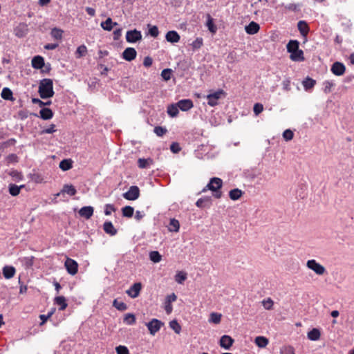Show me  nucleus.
<instances>
[{"label": "nucleus", "instance_id": "f257e3e1", "mask_svg": "<svg viewBox=\"0 0 354 354\" xmlns=\"http://www.w3.org/2000/svg\"><path fill=\"white\" fill-rule=\"evenodd\" d=\"M286 48L292 61L304 62L305 60L304 51L299 49V42L297 40H290L286 45Z\"/></svg>", "mask_w": 354, "mask_h": 354}, {"label": "nucleus", "instance_id": "f03ea898", "mask_svg": "<svg viewBox=\"0 0 354 354\" xmlns=\"http://www.w3.org/2000/svg\"><path fill=\"white\" fill-rule=\"evenodd\" d=\"M38 93L42 99L52 97L55 94L53 80L49 78L41 80L39 84Z\"/></svg>", "mask_w": 354, "mask_h": 354}, {"label": "nucleus", "instance_id": "7ed1b4c3", "mask_svg": "<svg viewBox=\"0 0 354 354\" xmlns=\"http://www.w3.org/2000/svg\"><path fill=\"white\" fill-rule=\"evenodd\" d=\"M223 185V180L220 178L213 177L210 179L208 184L203 189L202 192L207 190H211L212 195L216 198H221L223 193L221 190Z\"/></svg>", "mask_w": 354, "mask_h": 354}, {"label": "nucleus", "instance_id": "20e7f679", "mask_svg": "<svg viewBox=\"0 0 354 354\" xmlns=\"http://www.w3.org/2000/svg\"><path fill=\"white\" fill-rule=\"evenodd\" d=\"M225 95L226 93L223 89H218L213 93L208 94L207 95V104L210 106H215L218 104V100L222 97H225Z\"/></svg>", "mask_w": 354, "mask_h": 354}, {"label": "nucleus", "instance_id": "39448f33", "mask_svg": "<svg viewBox=\"0 0 354 354\" xmlns=\"http://www.w3.org/2000/svg\"><path fill=\"white\" fill-rule=\"evenodd\" d=\"M164 325V323L156 318L152 319L149 322L146 324V326L149 330L151 335H154L160 328Z\"/></svg>", "mask_w": 354, "mask_h": 354}, {"label": "nucleus", "instance_id": "423d86ee", "mask_svg": "<svg viewBox=\"0 0 354 354\" xmlns=\"http://www.w3.org/2000/svg\"><path fill=\"white\" fill-rule=\"evenodd\" d=\"M306 265L309 269L313 270L317 274L322 275L326 272V268L315 259L308 260Z\"/></svg>", "mask_w": 354, "mask_h": 354}, {"label": "nucleus", "instance_id": "0eeeda50", "mask_svg": "<svg viewBox=\"0 0 354 354\" xmlns=\"http://www.w3.org/2000/svg\"><path fill=\"white\" fill-rule=\"evenodd\" d=\"M140 196V189L138 186H131L129 190L123 194V197L129 201H135Z\"/></svg>", "mask_w": 354, "mask_h": 354}, {"label": "nucleus", "instance_id": "6e6552de", "mask_svg": "<svg viewBox=\"0 0 354 354\" xmlns=\"http://www.w3.org/2000/svg\"><path fill=\"white\" fill-rule=\"evenodd\" d=\"M142 39V34L136 29L128 30L126 33V40L128 43H136Z\"/></svg>", "mask_w": 354, "mask_h": 354}, {"label": "nucleus", "instance_id": "1a4fd4ad", "mask_svg": "<svg viewBox=\"0 0 354 354\" xmlns=\"http://www.w3.org/2000/svg\"><path fill=\"white\" fill-rule=\"evenodd\" d=\"M64 266L66 267L67 272L70 274L75 275V274H77L78 271V263H77V261L71 258H67L65 261Z\"/></svg>", "mask_w": 354, "mask_h": 354}, {"label": "nucleus", "instance_id": "9d476101", "mask_svg": "<svg viewBox=\"0 0 354 354\" xmlns=\"http://www.w3.org/2000/svg\"><path fill=\"white\" fill-rule=\"evenodd\" d=\"M330 71L335 75L341 76L345 73L346 66L342 62H335L332 64Z\"/></svg>", "mask_w": 354, "mask_h": 354}, {"label": "nucleus", "instance_id": "9b49d317", "mask_svg": "<svg viewBox=\"0 0 354 354\" xmlns=\"http://www.w3.org/2000/svg\"><path fill=\"white\" fill-rule=\"evenodd\" d=\"M137 56V52L134 48L128 47L122 53V58L128 62L135 59Z\"/></svg>", "mask_w": 354, "mask_h": 354}, {"label": "nucleus", "instance_id": "f8f14e48", "mask_svg": "<svg viewBox=\"0 0 354 354\" xmlns=\"http://www.w3.org/2000/svg\"><path fill=\"white\" fill-rule=\"evenodd\" d=\"M234 342V339L230 335H224L221 337L219 344L221 347L226 350H229L232 346Z\"/></svg>", "mask_w": 354, "mask_h": 354}, {"label": "nucleus", "instance_id": "ddd939ff", "mask_svg": "<svg viewBox=\"0 0 354 354\" xmlns=\"http://www.w3.org/2000/svg\"><path fill=\"white\" fill-rule=\"evenodd\" d=\"M142 289V284L140 282L133 283L131 288L127 291V293L131 298H136L139 296Z\"/></svg>", "mask_w": 354, "mask_h": 354}, {"label": "nucleus", "instance_id": "4468645a", "mask_svg": "<svg viewBox=\"0 0 354 354\" xmlns=\"http://www.w3.org/2000/svg\"><path fill=\"white\" fill-rule=\"evenodd\" d=\"M177 106L181 111H187L194 106V104L190 99H183L177 102Z\"/></svg>", "mask_w": 354, "mask_h": 354}, {"label": "nucleus", "instance_id": "2eb2a0df", "mask_svg": "<svg viewBox=\"0 0 354 354\" xmlns=\"http://www.w3.org/2000/svg\"><path fill=\"white\" fill-rule=\"evenodd\" d=\"M94 209L92 206L82 207L78 212L80 216L86 219H89L93 214Z\"/></svg>", "mask_w": 354, "mask_h": 354}, {"label": "nucleus", "instance_id": "dca6fc26", "mask_svg": "<svg viewBox=\"0 0 354 354\" xmlns=\"http://www.w3.org/2000/svg\"><path fill=\"white\" fill-rule=\"evenodd\" d=\"M297 28L301 34V35L304 37H306L308 35L310 28L308 24L306 21L301 20L297 23Z\"/></svg>", "mask_w": 354, "mask_h": 354}, {"label": "nucleus", "instance_id": "f3484780", "mask_svg": "<svg viewBox=\"0 0 354 354\" xmlns=\"http://www.w3.org/2000/svg\"><path fill=\"white\" fill-rule=\"evenodd\" d=\"M196 205L199 208H209L212 205V198L209 196L201 198L196 201Z\"/></svg>", "mask_w": 354, "mask_h": 354}, {"label": "nucleus", "instance_id": "a211bd4d", "mask_svg": "<svg viewBox=\"0 0 354 354\" xmlns=\"http://www.w3.org/2000/svg\"><path fill=\"white\" fill-rule=\"evenodd\" d=\"M166 40L170 43H177L180 41V37L175 30H169L165 35Z\"/></svg>", "mask_w": 354, "mask_h": 354}, {"label": "nucleus", "instance_id": "6ab92c4d", "mask_svg": "<svg viewBox=\"0 0 354 354\" xmlns=\"http://www.w3.org/2000/svg\"><path fill=\"white\" fill-rule=\"evenodd\" d=\"M44 59L40 55L35 56L32 59V66L35 69H41L44 68Z\"/></svg>", "mask_w": 354, "mask_h": 354}, {"label": "nucleus", "instance_id": "aec40b11", "mask_svg": "<svg viewBox=\"0 0 354 354\" xmlns=\"http://www.w3.org/2000/svg\"><path fill=\"white\" fill-rule=\"evenodd\" d=\"M259 29L260 26L254 21H251L245 27V32L249 35H254L257 33Z\"/></svg>", "mask_w": 354, "mask_h": 354}, {"label": "nucleus", "instance_id": "412c9836", "mask_svg": "<svg viewBox=\"0 0 354 354\" xmlns=\"http://www.w3.org/2000/svg\"><path fill=\"white\" fill-rule=\"evenodd\" d=\"M27 31V26L24 24H21L15 28V35L19 38H22L26 36Z\"/></svg>", "mask_w": 354, "mask_h": 354}, {"label": "nucleus", "instance_id": "4be33fe9", "mask_svg": "<svg viewBox=\"0 0 354 354\" xmlns=\"http://www.w3.org/2000/svg\"><path fill=\"white\" fill-rule=\"evenodd\" d=\"M103 230L106 234L111 236H114L118 232L117 230L114 227L113 223L111 221H105L104 223Z\"/></svg>", "mask_w": 354, "mask_h": 354}, {"label": "nucleus", "instance_id": "5701e85b", "mask_svg": "<svg viewBox=\"0 0 354 354\" xmlns=\"http://www.w3.org/2000/svg\"><path fill=\"white\" fill-rule=\"evenodd\" d=\"M39 117L44 120H50L53 117V112L49 108L43 107L39 111Z\"/></svg>", "mask_w": 354, "mask_h": 354}, {"label": "nucleus", "instance_id": "b1692460", "mask_svg": "<svg viewBox=\"0 0 354 354\" xmlns=\"http://www.w3.org/2000/svg\"><path fill=\"white\" fill-rule=\"evenodd\" d=\"M16 272L15 267L12 266H6L3 268V275L6 279H10L14 277Z\"/></svg>", "mask_w": 354, "mask_h": 354}, {"label": "nucleus", "instance_id": "393cba45", "mask_svg": "<svg viewBox=\"0 0 354 354\" xmlns=\"http://www.w3.org/2000/svg\"><path fill=\"white\" fill-rule=\"evenodd\" d=\"M100 25L104 30L111 31L113 26H118V24L117 22H113L112 19L108 17L106 21H102Z\"/></svg>", "mask_w": 354, "mask_h": 354}, {"label": "nucleus", "instance_id": "a878e982", "mask_svg": "<svg viewBox=\"0 0 354 354\" xmlns=\"http://www.w3.org/2000/svg\"><path fill=\"white\" fill-rule=\"evenodd\" d=\"M55 304L59 306V310H64L68 306L66 299L64 296L56 297L54 299Z\"/></svg>", "mask_w": 354, "mask_h": 354}, {"label": "nucleus", "instance_id": "bb28decb", "mask_svg": "<svg viewBox=\"0 0 354 354\" xmlns=\"http://www.w3.org/2000/svg\"><path fill=\"white\" fill-rule=\"evenodd\" d=\"M61 193L67 194L68 195L73 196H75L77 193V190L75 187L73 185L66 184L63 186Z\"/></svg>", "mask_w": 354, "mask_h": 354}, {"label": "nucleus", "instance_id": "cd10ccee", "mask_svg": "<svg viewBox=\"0 0 354 354\" xmlns=\"http://www.w3.org/2000/svg\"><path fill=\"white\" fill-rule=\"evenodd\" d=\"M1 96L3 100L13 101V93L10 88L5 87L2 89Z\"/></svg>", "mask_w": 354, "mask_h": 354}, {"label": "nucleus", "instance_id": "c85d7f7f", "mask_svg": "<svg viewBox=\"0 0 354 354\" xmlns=\"http://www.w3.org/2000/svg\"><path fill=\"white\" fill-rule=\"evenodd\" d=\"M73 161L71 159H64L59 162V168L64 171H68L73 167Z\"/></svg>", "mask_w": 354, "mask_h": 354}, {"label": "nucleus", "instance_id": "c756f323", "mask_svg": "<svg viewBox=\"0 0 354 354\" xmlns=\"http://www.w3.org/2000/svg\"><path fill=\"white\" fill-rule=\"evenodd\" d=\"M320 331L317 328H313L308 333V338L312 341H317L320 338Z\"/></svg>", "mask_w": 354, "mask_h": 354}, {"label": "nucleus", "instance_id": "7c9ffc66", "mask_svg": "<svg viewBox=\"0 0 354 354\" xmlns=\"http://www.w3.org/2000/svg\"><path fill=\"white\" fill-rule=\"evenodd\" d=\"M180 223L179 221L176 218H171L168 226L169 232H177L179 231Z\"/></svg>", "mask_w": 354, "mask_h": 354}, {"label": "nucleus", "instance_id": "2f4dec72", "mask_svg": "<svg viewBox=\"0 0 354 354\" xmlns=\"http://www.w3.org/2000/svg\"><path fill=\"white\" fill-rule=\"evenodd\" d=\"M304 88L306 91H308L313 88L315 84L316 81L309 77H307L302 82Z\"/></svg>", "mask_w": 354, "mask_h": 354}, {"label": "nucleus", "instance_id": "473e14b6", "mask_svg": "<svg viewBox=\"0 0 354 354\" xmlns=\"http://www.w3.org/2000/svg\"><path fill=\"white\" fill-rule=\"evenodd\" d=\"M242 194L243 192L238 188L233 189L230 190L229 192V196L230 199L233 201H236L239 199L241 197Z\"/></svg>", "mask_w": 354, "mask_h": 354}, {"label": "nucleus", "instance_id": "72a5a7b5", "mask_svg": "<svg viewBox=\"0 0 354 354\" xmlns=\"http://www.w3.org/2000/svg\"><path fill=\"white\" fill-rule=\"evenodd\" d=\"M87 53V48L85 45L82 44L80 46L77 47L75 53V57L77 59H80L82 57H84Z\"/></svg>", "mask_w": 354, "mask_h": 354}, {"label": "nucleus", "instance_id": "f704fd0d", "mask_svg": "<svg viewBox=\"0 0 354 354\" xmlns=\"http://www.w3.org/2000/svg\"><path fill=\"white\" fill-rule=\"evenodd\" d=\"M24 185L18 186L15 184H10L9 185V193L12 196L19 195L21 188L24 187Z\"/></svg>", "mask_w": 354, "mask_h": 354}, {"label": "nucleus", "instance_id": "c9c22d12", "mask_svg": "<svg viewBox=\"0 0 354 354\" xmlns=\"http://www.w3.org/2000/svg\"><path fill=\"white\" fill-rule=\"evenodd\" d=\"M179 108L176 104H171L167 107V113L171 117H176L179 113Z\"/></svg>", "mask_w": 354, "mask_h": 354}, {"label": "nucleus", "instance_id": "e433bc0d", "mask_svg": "<svg viewBox=\"0 0 354 354\" xmlns=\"http://www.w3.org/2000/svg\"><path fill=\"white\" fill-rule=\"evenodd\" d=\"M134 209L133 207L127 205L122 209V216L127 218L133 216Z\"/></svg>", "mask_w": 354, "mask_h": 354}, {"label": "nucleus", "instance_id": "4c0bfd02", "mask_svg": "<svg viewBox=\"0 0 354 354\" xmlns=\"http://www.w3.org/2000/svg\"><path fill=\"white\" fill-rule=\"evenodd\" d=\"M124 323L127 325H133L136 323V317L133 313H127L124 315L123 319Z\"/></svg>", "mask_w": 354, "mask_h": 354}, {"label": "nucleus", "instance_id": "58836bf2", "mask_svg": "<svg viewBox=\"0 0 354 354\" xmlns=\"http://www.w3.org/2000/svg\"><path fill=\"white\" fill-rule=\"evenodd\" d=\"M113 306L120 311H124L127 309V305L122 301H119L117 299L113 300Z\"/></svg>", "mask_w": 354, "mask_h": 354}, {"label": "nucleus", "instance_id": "ea45409f", "mask_svg": "<svg viewBox=\"0 0 354 354\" xmlns=\"http://www.w3.org/2000/svg\"><path fill=\"white\" fill-rule=\"evenodd\" d=\"M152 162L153 160L151 158H139L138 160V167L142 169L147 168Z\"/></svg>", "mask_w": 354, "mask_h": 354}, {"label": "nucleus", "instance_id": "a19ab883", "mask_svg": "<svg viewBox=\"0 0 354 354\" xmlns=\"http://www.w3.org/2000/svg\"><path fill=\"white\" fill-rule=\"evenodd\" d=\"M255 343L259 347H266L268 344V340L266 337L263 336H258L255 339Z\"/></svg>", "mask_w": 354, "mask_h": 354}, {"label": "nucleus", "instance_id": "79ce46f5", "mask_svg": "<svg viewBox=\"0 0 354 354\" xmlns=\"http://www.w3.org/2000/svg\"><path fill=\"white\" fill-rule=\"evenodd\" d=\"M149 259L153 263H158L162 259V256L158 251H151L149 253Z\"/></svg>", "mask_w": 354, "mask_h": 354}, {"label": "nucleus", "instance_id": "37998d69", "mask_svg": "<svg viewBox=\"0 0 354 354\" xmlns=\"http://www.w3.org/2000/svg\"><path fill=\"white\" fill-rule=\"evenodd\" d=\"M207 26L208 28V30L212 32V33H215L217 30V28L216 26L214 25V20L211 17V16L209 15H207Z\"/></svg>", "mask_w": 354, "mask_h": 354}, {"label": "nucleus", "instance_id": "c03bdc74", "mask_svg": "<svg viewBox=\"0 0 354 354\" xmlns=\"http://www.w3.org/2000/svg\"><path fill=\"white\" fill-rule=\"evenodd\" d=\"M187 279V274L184 272L180 271L175 275V281L180 284H182Z\"/></svg>", "mask_w": 354, "mask_h": 354}, {"label": "nucleus", "instance_id": "a18cd8bd", "mask_svg": "<svg viewBox=\"0 0 354 354\" xmlns=\"http://www.w3.org/2000/svg\"><path fill=\"white\" fill-rule=\"evenodd\" d=\"M169 327L174 330V332L177 334H179L181 331V326L177 322V320L174 319L169 322Z\"/></svg>", "mask_w": 354, "mask_h": 354}, {"label": "nucleus", "instance_id": "49530a36", "mask_svg": "<svg viewBox=\"0 0 354 354\" xmlns=\"http://www.w3.org/2000/svg\"><path fill=\"white\" fill-rule=\"evenodd\" d=\"M173 71L171 68L163 69L161 72V77L165 81H169L171 77Z\"/></svg>", "mask_w": 354, "mask_h": 354}, {"label": "nucleus", "instance_id": "de8ad7c7", "mask_svg": "<svg viewBox=\"0 0 354 354\" xmlns=\"http://www.w3.org/2000/svg\"><path fill=\"white\" fill-rule=\"evenodd\" d=\"M221 319V314L217 313H212L210 314L209 322H212L214 324H219Z\"/></svg>", "mask_w": 354, "mask_h": 354}, {"label": "nucleus", "instance_id": "09e8293b", "mask_svg": "<svg viewBox=\"0 0 354 354\" xmlns=\"http://www.w3.org/2000/svg\"><path fill=\"white\" fill-rule=\"evenodd\" d=\"M153 132L157 136L162 137L167 132V129L164 127L157 126L154 127Z\"/></svg>", "mask_w": 354, "mask_h": 354}, {"label": "nucleus", "instance_id": "8fccbe9b", "mask_svg": "<svg viewBox=\"0 0 354 354\" xmlns=\"http://www.w3.org/2000/svg\"><path fill=\"white\" fill-rule=\"evenodd\" d=\"M63 30L57 28H54L51 30V36L56 39H61L62 38Z\"/></svg>", "mask_w": 354, "mask_h": 354}, {"label": "nucleus", "instance_id": "3c124183", "mask_svg": "<svg viewBox=\"0 0 354 354\" xmlns=\"http://www.w3.org/2000/svg\"><path fill=\"white\" fill-rule=\"evenodd\" d=\"M324 88L323 91L326 94H328L331 92L332 87L334 86V83L331 81L326 80L323 83Z\"/></svg>", "mask_w": 354, "mask_h": 354}, {"label": "nucleus", "instance_id": "603ef678", "mask_svg": "<svg viewBox=\"0 0 354 354\" xmlns=\"http://www.w3.org/2000/svg\"><path fill=\"white\" fill-rule=\"evenodd\" d=\"M203 44V39L201 37H197L192 43V46L193 50H197L201 48Z\"/></svg>", "mask_w": 354, "mask_h": 354}, {"label": "nucleus", "instance_id": "864d4df0", "mask_svg": "<svg viewBox=\"0 0 354 354\" xmlns=\"http://www.w3.org/2000/svg\"><path fill=\"white\" fill-rule=\"evenodd\" d=\"M294 137V133L290 129H286L283 133V138L286 141L291 140Z\"/></svg>", "mask_w": 354, "mask_h": 354}, {"label": "nucleus", "instance_id": "5fc2aeb1", "mask_svg": "<svg viewBox=\"0 0 354 354\" xmlns=\"http://www.w3.org/2000/svg\"><path fill=\"white\" fill-rule=\"evenodd\" d=\"M281 354H295V349L291 346H283L281 349Z\"/></svg>", "mask_w": 354, "mask_h": 354}, {"label": "nucleus", "instance_id": "6e6d98bb", "mask_svg": "<svg viewBox=\"0 0 354 354\" xmlns=\"http://www.w3.org/2000/svg\"><path fill=\"white\" fill-rule=\"evenodd\" d=\"M149 26V34L153 37H157L159 34L158 27L156 26H150V25Z\"/></svg>", "mask_w": 354, "mask_h": 354}, {"label": "nucleus", "instance_id": "4d7b16f0", "mask_svg": "<svg viewBox=\"0 0 354 354\" xmlns=\"http://www.w3.org/2000/svg\"><path fill=\"white\" fill-rule=\"evenodd\" d=\"M117 354H129V349L125 346L120 345L115 348Z\"/></svg>", "mask_w": 354, "mask_h": 354}, {"label": "nucleus", "instance_id": "13d9d810", "mask_svg": "<svg viewBox=\"0 0 354 354\" xmlns=\"http://www.w3.org/2000/svg\"><path fill=\"white\" fill-rule=\"evenodd\" d=\"M263 111V106L261 103H256L253 106V111L256 115H258Z\"/></svg>", "mask_w": 354, "mask_h": 354}, {"label": "nucleus", "instance_id": "bf43d9fd", "mask_svg": "<svg viewBox=\"0 0 354 354\" xmlns=\"http://www.w3.org/2000/svg\"><path fill=\"white\" fill-rule=\"evenodd\" d=\"M56 131L55 125L52 124L48 128L44 129L41 131V134H50Z\"/></svg>", "mask_w": 354, "mask_h": 354}, {"label": "nucleus", "instance_id": "052dcab7", "mask_svg": "<svg viewBox=\"0 0 354 354\" xmlns=\"http://www.w3.org/2000/svg\"><path fill=\"white\" fill-rule=\"evenodd\" d=\"M115 208L113 205L106 204L105 205V208H104V214H105V215H106V216L111 215V212H115Z\"/></svg>", "mask_w": 354, "mask_h": 354}, {"label": "nucleus", "instance_id": "680f3d73", "mask_svg": "<svg viewBox=\"0 0 354 354\" xmlns=\"http://www.w3.org/2000/svg\"><path fill=\"white\" fill-rule=\"evenodd\" d=\"M6 160H7V162L9 164V163H12V162H18V157L16 154L15 153H11V154H9L7 157H6Z\"/></svg>", "mask_w": 354, "mask_h": 354}, {"label": "nucleus", "instance_id": "e2e57ef3", "mask_svg": "<svg viewBox=\"0 0 354 354\" xmlns=\"http://www.w3.org/2000/svg\"><path fill=\"white\" fill-rule=\"evenodd\" d=\"M181 148L179 146V144L177 142H172L170 145V150L174 153H177L180 151Z\"/></svg>", "mask_w": 354, "mask_h": 354}, {"label": "nucleus", "instance_id": "0e129e2a", "mask_svg": "<svg viewBox=\"0 0 354 354\" xmlns=\"http://www.w3.org/2000/svg\"><path fill=\"white\" fill-rule=\"evenodd\" d=\"M289 10L298 11L299 10V5L296 3H289L285 6Z\"/></svg>", "mask_w": 354, "mask_h": 354}, {"label": "nucleus", "instance_id": "69168bd1", "mask_svg": "<svg viewBox=\"0 0 354 354\" xmlns=\"http://www.w3.org/2000/svg\"><path fill=\"white\" fill-rule=\"evenodd\" d=\"M153 59L151 57L147 56L145 57L143 61V65L145 67H150L152 65Z\"/></svg>", "mask_w": 354, "mask_h": 354}, {"label": "nucleus", "instance_id": "338daca9", "mask_svg": "<svg viewBox=\"0 0 354 354\" xmlns=\"http://www.w3.org/2000/svg\"><path fill=\"white\" fill-rule=\"evenodd\" d=\"M28 111L27 110H20L18 112V115L21 120H25L28 117Z\"/></svg>", "mask_w": 354, "mask_h": 354}, {"label": "nucleus", "instance_id": "774afa93", "mask_svg": "<svg viewBox=\"0 0 354 354\" xmlns=\"http://www.w3.org/2000/svg\"><path fill=\"white\" fill-rule=\"evenodd\" d=\"M177 299V296L175 293H171L166 297L165 301L167 303H172L175 301Z\"/></svg>", "mask_w": 354, "mask_h": 354}]
</instances>
